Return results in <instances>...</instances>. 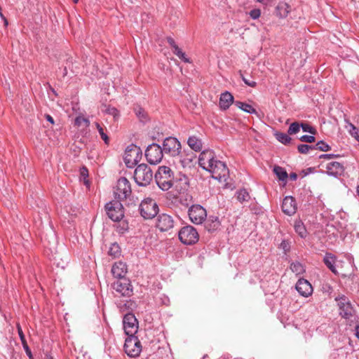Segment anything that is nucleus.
Returning a JSON list of instances; mask_svg holds the SVG:
<instances>
[{
  "instance_id": "nucleus-1",
  "label": "nucleus",
  "mask_w": 359,
  "mask_h": 359,
  "mask_svg": "<svg viewBox=\"0 0 359 359\" xmlns=\"http://www.w3.org/2000/svg\"><path fill=\"white\" fill-rule=\"evenodd\" d=\"M154 180L161 190L168 191L174 184V173L170 168L168 166H159L154 175Z\"/></svg>"
},
{
  "instance_id": "nucleus-2",
  "label": "nucleus",
  "mask_w": 359,
  "mask_h": 359,
  "mask_svg": "<svg viewBox=\"0 0 359 359\" xmlns=\"http://www.w3.org/2000/svg\"><path fill=\"white\" fill-rule=\"evenodd\" d=\"M153 172L146 163H141L137 166L134 172V180L140 187H146L153 180Z\"/></svg>"
},
{
  "instance_id": "nucleus-3",
  "label": "nucleus",
  "mask_w": 359,
  "mask_h": 359,
  "mask_svg": "<svg viewBox=\"0 0 359 359\" xmlns=\"http://www.w3.org/2000/svg\"><path fill=\"white\" fill-rule=\"evenodd\" d=\"M139 211L144 219H151L158 215L159 208L154 199L146 198L139 205Z\"/></svg>"
},
{
  "instance_id": "nucleus-4",
  "label": "nucleus",
  "mask_w": 359,
  "mask_h": 359,
  "mask_svg": "<svg viewBox=\"0 0 359 359\" xmlns=\"http://www.w3.org/2000/svg\"><path fill=\"white\" fill-rule=\"evenodd\" d=\"M142 150L140 147L134 144L128 145L125 151L123 157L124 163L127 168H134L142 158Z\"/></svg>"
},
{
  "instance_id": "nucleus-5",
  "label": "nucleus",
  "mask_w": 359,
  "mask_h": 359,
  "mask_svg": "<svg viewBox=\"0 0 359 359\" xmlns=\"http://www.w3.org/2000/svg\"><path fill=\"white\" fill-rule=\"evenodd\" d=\"M178 237L183 244L191 245L198 241L199 234L194 226L187 225L178 231Z\"/></svg>"
},
{
  "instance_id": "nucleus-6",
  "label": "nucleus",
  "mask_w": 359,
  "mask_h": 359,
  "mask_svg": "<svg viewBox=\"0 0 359 359\" xmlns=\"http://www.w3.org/2000/svg\"><path fill=\"white\" fill-rule=\"evenodd\" d=\"M104 210L108 217L114 222H119L124 217V208L119 201L107 203Z\"/></svg>"
},
{
  "instance_id": "nucleus-7",
  "label": "nucleus",
  "mask_w": 359,
  "mask_h": 359,
  "mask_svg": "<svg viewBox=\"0 0 359 359\" xmlns=\"http://www.w3.org/2000/svg\"><path fill=\"white\" fill-rule=\"evenodd\" d=\"M161 148L163 153L175 157L181 154L182 145L176 137L170 136L163 140Z\"/></svg>"
},
{
  "instance_id": "nucleus-8",
  "label": "nucleus",
  "mask_w": 359,
  "mask_h": 359,
  "mask_svg": "<svg viewBox=\"0 0 359 359\" xmlns=\"http://www.w3.org/2000/svg\"><path fill=\"white\" fill-rule=\"evenodd\" d=\"M334 300L337 302L339 315L341 318L349 319L354 314L355 310L349 300L344 294H339Z\"/></svg>"
},
{
  "instance_id": "nucleus-9",
  "label": "nucleus",
  "mask_w": 359,
  "mask_h": 359,
  "mask_svg": "<svg viewBox=\"0 0 359 359\" xmlns=\"http://www.w3.org/2000/svg\"><path fill=\"white\" fill-rule=\"evenodd\" d=\"M144 155L150 164L156 165L162 160L163 151L158 144L152 143L147 147Z\"/></svg>"
},
{
  "instance_id": "nucleus-10",
  "label": "nucleus",
  "mask_w": 359,
  "mask_h": 359,
  "mask_svg": "<svg viewBox=\"0 0 359 359\" xmlns=\"http://www.w3.org/2000/svg\"><path fill=\"white\" fill-rule=\"evenodd\" d=\"M124 351L130 357H137L142 351L140 341L137 337L133 335L126 338L124 344Z\"/></svg>"
},
{
  "instance_id": "nucleus-11",
  "label": "nucleus",
  "mask_w": 359,
  "mask_h": 359,
  "mask_svg": "<svg viewBox=\"0 0 359 359\" xmlns=\"http://www.w3.org/2000/svg\"><path fill=\"white\" fill-rule=\"evenodd\" d=\"M123 324L125 334L127 336L131 337L137 333L138 321L133 313L128 312L124 315Z\"/></svg>"
},
{
  "instance_id": "nucleus-12",
  "label": "nucleus",
  "mask_w": 359,
  "mask_h": 359,
  "mask_svg": "<svg viewBox=\"0 0 359 359\" xmlns=\"http://www.w3.org/2000/svg\"><path fill=\"white\" fill-rule=\"evenodd\" d=\"M189 217L193 223L200 224L205 221L207 212L205 209L201 205H193L189 209Z\"/></svg>"
},
{
  "instance_id": "nucleus-13",
  "label": "nucleus",
  "mask_w": 359,
  "mask_h": 359,
  "mask_svg": "<svg viewBox=\"0 0 359 359\" xmlns=\"http://www.w3.org/2000/svg\"><path fill=\"white\" fill-rule=\"evenodd\" d=\"M207 171L212 172L215 175L213 177L219 180L225 178L229 174V169L226 165L219 160H215L212 163V168H208Z\"/></svg>"
},
{
  "instance_id": "nucleus-14",
  "label": "nucleus",
  "mask_w": 359,
  "mask_h": 359,
  "mask_svg": "<svg viewBox=\"0 0 359 359\" xmlns=\"http://www.w3.org/2000/svg\"><path fill=\"white\" fill-rule=\"evenodd\" d=\"M116 190L118 199H126L132 192L130 182L124 177H120L117 181Z\"/></svg>"
},
{
  "instance_id": "nucleus-15",
  "label": "nucleus",
  "mask_w": 359,
  "mask_h": 359,
  "mask_svg": "<svg viewBox=\"0 0 359 359\" xmlns=\"http://www.w3.org/2000/svg\"><path fill=\"white\" fill-rule=\"evenodd\" d=\"M113 288L122 296L130 297L133 294V287L130 281L126 278H122L114 282Z\"/></svg>"
},
{
  "instance_id": "nucleus-16",
  "label": "nucleus",
  "mask_w": 359,
  "mask_h": 359,
  "mask_svg": "<svg viewBox=\"0 0 359 359\" xmlns=\"http://www.w3.org/2000/svg\"><path fill=\"white\" fill-rule=\"evenodd\" d=\"M175 226L173 217L165 213L158 215L157 217L156 227L161 231H168Z\"/></svg>"
},
{
  "instance_id": "nucleus-17",
  "label": "nucleus",
  "mask_w": 359,
  "mask_h": 359,
  "mask_svg": "<svg viewBox=\"0 0 359 359\" xmlns=\"http://www.w3.org/2000/svg\"><path fill=\"white\" fill-rule=\"evenodd\" d=\"M214 155L215 154L212 150L203 151L198 158L199 165L205 170H208V168H212L213 162L216 160Z\"/></svg>"
},
{
  "instance_id": "nucleus-18",
  "label": "nucleus",
  "mask_w": 359,
  "mask_h": 359,
  "mask_svg": "<svg viewBox=\"0 0 359 359\" xmlns=\"http://www.w3.org/2000/svg\"><path fill=\"white\" fill-rule=\"evenodd\" d=\"M282 211L287 215L292 216L297 212L296 200L291 196H285L281 205Z\"/></svg>"
},
{
  "instance_id": "nucleus-19",
  "label": "nucleus",
  "mask_w": 359,
  "mask_h": 359,
  "mask_svg": "<svg viewBox=\"0 0 359 359\" xmlns=\"http://www.w3.org/2000/svg\"><path fill=\"white\" fill-rule=\"evenodd\" d=\"M326 173L330 176L338 177L344 175L345 168L344 165L337 161H332L326 165Z\"/></svg>"
},
{
  "instance_id": "nucleus-20",
  "label": "nucleus",
  "mask_w": 359,
  "mask_h": 359,
  "mask_svg": "<svg viewBox=\"0 0 359 359\" xmlns=\"http://www.w3.org/2000/svg\"><path fill=\"white\" fill-rule=\"evenodd\" d=\"M297 291L303 297H307L313 292V287L311 283L304 278H299L296 283Z\"/></svg>"
},
{
  "instance_id": "nucleus-21",
  "label": "nucleus",
  "mask_w": 359,
  "mask_h": 359,
  "mask_svg": "<svg viewBox=\"0 0 359 359\" xmlns=\"http://www.w3.org/2000/svg\"><path fill=\"white\" fill-rule=\"evenodd\" d=\"M180 156L182 167L191 168L192 166L193 160L196 158V154L192 151L184 149L183 151H181Z\"/></svg>"
},
{
  "instance_id": "nucleus-22",
  "label": "nucleus",
  "mask_w": 359,
  "mask_h": 359,
  "mask_svg": "<svg viewBox=\"0 0 359 359\" xmlns=\"http://www.w3.org/2000/svg\"><path fill=\"white\" fill-rule=\"evenodd\" d=\"M234 98L231 93L229 91H226L221 94L219 98V107L222 110H226L229 108V107L234 104Z\"/></svg>"
},
{
  "instance_id": "nucleus-23",
  "label": "nucleus",
  "mask_w": 359,
  "mask_h": 359,
  "mask_svg": "<svg viewBox=\"0 0 359 359\" xmlns=\"http://www.w3.org/2000/svg\"><path fill=\"white\" fill-rule=\"evenodd\" d=\"M111 273L113 276L117 278H124L127 273L126 264L122 262L114 264L111 268Z\"/></svg>"
},
{
  "instance_id": "nucleus-24",
  "label": "nucleus",
  "mask_w": 359,
  "mask_h": 359,
  "mask_svg": "<svg viewBox=\"0 0 359 359\" xmlns=\"http://www.w3.org/2000/svg\"><path fill=\"white\" fill-rule=\"evenodd\" d=\"M336 260L337 257L330 252H326L323 258V262L325 264V266L334 274L338 273L335 266Z\"/></svg>"
},
{
  "instance_id": "nucleus-25",
  "label": "nucleus",
  "mask_w": 359,
  "mask_h": 359,
  "mask_svg": "<svg viewBox=\"0 0 359 359\" xmlns=\"http://www.w3.org/2000/svg\"><path fill=\"white\" fill-rule=\"evenodd\" d=\"M290 12V6L285 2H280L276 7L275 14L280 18H286Z\"/></svg>"
},
{
  "instance_id": "nucleus-26",
  "label": "nucleus",
  "mask_w": 359,
  "mask_h": 359,
  "mask_svg": "<svg viewBox=\"0 0 359 359\" xmlns=\"http://www.w3.org/2000/svg\"><path fill=\"white\" fill-rule=\"evenodd\" d=\"M220 226V222L217 216H210L205 222V228L210 232L217 230Z\"/></svg>"
},
{
  "instance_id": "nucleus-27",
  "label": "nucleus",
  "mask_w": 359,
  "mask_h": 359,
  "mask_svg": "<svg viewBox=\"0 0 359 359\" xmlns=\"http://www.w3.org/2000/svg\"><path fill=\"white\" fill-rule=\"evenodd\" d=\"M17 328H18V332L19 337L20 339L21 343L22 344L23 348H24L27 355L29 357V359H34L33 355L32 353V351L27 344V342L25 339V336L23 333V331L22 330L20 324L17 325Z\"/></svg>"
},
{
  "instance_id": "nucleus-28",
  "label": "nucleus",
  "mask_w": 359,
  "mask_h": 359,
  "mask_svg": "<svg viewBox=\"0 0 359 359\" xmlns=\"http://www.w3.org/2000/svg\"><path fill=\"white\" fill-rule=\"evenodd\" d=\"M273 172L280 181L283 182L284 184H286L287 180L288 178V174L284 168L279 165H274Z\"/></svg>"
},
{
  "instance_id": "nucleus-29",
  "label": "nucleus",
  "mask_w": 359,
  "mask_h": 359,
  "mask_svg": "<svg viewBox=\"0 0 359 359\" xmlns=\"http://www.w3.org/2000/svg\"><path fill=\"white\" fill-rule=\"evenodd\" d=\"M133 111L141 122L144 123L149 120L147 112L140 105L135 104L133 107Z\"/></svg>"
},
{
  "instance_id": "nucleus-30",
  "label": "nucleus",
  "mask_w": 359,
  "mask_h": 359,
  "mask_svg": "<svg viewBox=\"0 0 359 359\" xmlns=\"http://www.w3.org/2000/svg\"><path fill=\"white\" fill-rule=\"evenodd\" d=\"M187 144L190 149L194 151H200L202 149L201 140L196 136H191L188 138Z\"/></svg>"
},
{
  "instance_id": "nucleus-31",
  "label": "nucleus",
  "mask_w": 359,
  "mask_h": 359,
  "mask_svg": "<svg viewBox=\"0 0 359 359\" xmlns=\"http://www.w3.org/2000/svg\"><path fill=\"white\" fill-rule=\"evenodd\" d=\"M175 182L179 183L180 190H187L189 187V180L186 175L180 174L179 177H175Z\"/></svg>"
},
{
  "instance_id": "nucleus-32",
  "label": "nucleus",
  "mask_w": 359,
  "mask_h": 359,
  "mask_svg": "<svg viewBox=\"0 0 359 359\" xmlns=\"http://www.w3.org/2000/svg\"><path fill=\"white\" fill-rule=\"evenodd\" d=\"M294 228L295 232L301 237L305 238L307 234L306 229L301 219H297L294 222Z\"/></svg>"
},
{
  "instance_id": "nucleus-33",
  "label": "nucleus",
  "mask_w": 359,
  "mask_h": 359,
  "mask_svg": "<svg viewBox=\"0 0 359 359\" xmlns=\"http://www.w3.org/2000/svg\"><path fill=\"white\" fill-rule=\"evenodd\" d=\"M234 104L241 110L249 114H257L256 109L249 104L243 102L241 101H235Z\"/></svg>"
},
{
  "instance_id": "nucleus-34",
  "label": "nucleus",
  "mask_w": 359,
  "mask_h": 359,
  "mask_svg": "<svg viewBox=\"0 0 359 359\" xmlns=\"http://www.w3.org/2000/svg\"><path fill=\"white\" fill-rule=\"evenodd\" d=\"M108 255L114 258H118L121 255V249L117 242L111 244L109 247Z\"/></svg>"
},
{
  "instance_id": "nucleus-35",
  "label": "nucleus",
  "mask_w": 359,
  "mask_h": 359,
  "mask_svg": "<svg viewBox=\"0 0 359 359\" xmlns=\"http://www.w3.org/2000/svg\"><path fill=\"white\" fill-rule=\"evenodd\" d=\"M118 223L114 225L116 231L118 234L123 235L129 230V224L127 220H123V219L117 222Z\"/></svg>"
},
{
  "instance_id": "nucleus-36",
  "label": "nucleus",
  "mask_w": 359,
  "mask_h": 359,
  "mask_svg": "<svg viewBox=\"0 0 359 359\" xmlns=\"http://www.w3.org/2000/svg\"><path fill=\"white\" fill-rule=\"evenodd\" d=\"M275 137L278 141H279L284 145L289 144L292 140V138L290 137V135L288 133L287 134L281 132H276L275 133Z\"/></svg>"
},
{
  "instance_id": "nucleus-37",
  "label": "nucleus",
  "mask_w": 359,
  "mask_h": 359,
  "mask_svg": "<svg viewBox=\"0 0 359 359\" xmlns=\"http://www.w3.org/2000/svg\"><path fill=\"white\" fill-rule=\"evenodd\" d=\"M236 198L239 202L243 203L245 201H248L250 196L245 189H242L236 191Z\"/></svg>"
},
{
  "instance_id": "nucleus-38",
  "label": "nucleus",
  "mask_w": 359,
  "mask_h": 359,
  "mask_svg": "<svg viewBox=\"0 0 359 359\" xmlns=\"http://www.w3.org/2000/svg\"><path fill=\"white\" fill-rule=\"evenodd\" d=\"M292 272L296 274H302L305 271L304 266L299 262H294L290 264V266Z\"/></svg>"
},
{
  "instance_id": "nucleus-39",
  "label": "nucleus",
  "mask_w": 359,
  "mask_h": 359,
  "mask_svg": "<svg viewBox=\"0 0 359 359\" xmlns=\"http://www.w3.org/2000/svg\"><path fill=\"white\" fill-rule=\"evenodd\" d=\"M314 146V149H318L322 151H328L331 150V147L323 140L318 141Z\"/></svg>"
},
{
  "instance_id": "nucleus-40",
  "label": "nucleus",
  "mask_w": 359,
  "mask_h": 359,
  "mask_svg": "<svg viewBox=\"0 0 359 359\" xmlns=\"http://www.w3.org/2000/svg\"><path fill=\"white\" fill-rule=\"evenodd\" d=\"M300 126L302 130L305 133H309L313 135L317 133L316 129L307 123L302 122L300 123Z\"/></svg>"
},
{
  "instance_id": "nucleus-41",
  "label": "nucleus",
  "mask_w": 359,
  "mask_h": 359,
  "mask_svg": "<svg viewBox=\"0 0 359 359\" xmlns=\"http://www.w3.org/2000/svg\"><path fill=\"white\" fill-rule=\"evenodd\" d=\"M278 248L283 250L284 254L287 255L290 251L291 242L289 240L283 239L278 245Z\"/></svg>"
},
{
  "instance_id": "nucleus-42",
  "label": "nucleus",
  "mask_w": 359,
  "mask_h": 359,
  "mask_svg": "<svg viewBox=\"0 0 359 359\" xmlns=\"http://www.w3.org/2000/svg\"><path fill=\"white\" fill-rule=\"evenodd\" d=\"M95 126H96V128L97 129V130L99 132V134H100L101 138L103 140L104 143L106 144H109V137L104 133V129L102 128L100 124L99 123H97V122H95Z\"/></svg>"
},
{
  "instance_id": "nucleus-43",
  "label": "nucleus",
  "mask_w": 359,
  "mask_h": 359,
  "mask_svg": "<svg viewBox=\"0 0 359 359\" xmlns=\"http://www.w3.org/2000/svg\"><path fill=\"white\" fill-rule=\"evenodd\" d=\"M119 307L123 311H125V310L133 311L137 307V304L134 301H132L131 299H130V300L126 301L123 304V306L120 305Z\"/></svg>"
},
{
  "instance_id": "nucleus-44",
  "label": "nucleus",
  "mask_w": 359,
  "mask_h": 359,
  "mask_svg": "<svg viewBox=\"0 0 359 359\" xmlns=\"http://www.w3.org/2000/svg\"><path fill=\"white\" fill-rule=\"evenodd\" d=\"M301 126L300 123L297 121L293 122L289 126L287 130V133L289 135L297 134L300 130Z\"/></svg>"
},
{
  "instance_id": "nucleus-45",
  "label": "nucleus",
  "mask_w": 359,
  "mask_h": 359,
  "mask_svg": "<svg viewBox=\"0 0 359 359\" xmlns=\"http://www.w3.org/2000/svg\"><path fill=\"white\" fill-rule=\"evenodd\" d=\"M297 150L300 154H306L309 150H314V146L301 144L297 146Z\"/></svg>"
},
{
  "instance_id": "nucleus-46",
  "label": "nucleus",
  "mask_w": 359,
  "mask_h": 359,
  "mask_svg": "<svg viewBox=\"0 0 359 359\" xmlns=\"http://www.w3.org/2000/svg\"><path fill=\"white\" fill-rule=\"evenodd\" d=\"M82 123H84L86 126L88 127L90 125V121L88 118H84L81 116H78L74 119V126L79 127Z\"/></svg>"
},
{
  "instance_id": "nucleus-47",
  "label": "nucleus",
  "mask_w": 359,
  "mask_h": 359,
  "mask_svg": "<svg viewBox=\"0 0 359 359\" xmlns=\"http://www.w3.org/2000/svg\"><path fill=\"white\" fill-rule=\"evenodd\" d=\"M105 112L108 114L112 115L114 116V119H116L119 117L118 110L114 107L109 106L106 109Z\"/></svg>"
},
{
  "instance_id": "nucleus-48",
  "label": "nucleus",
  "mask_w": 359,
  "mask_h": 359,
  "mask_svg": "<svg viewBox=\"0 0 359 359\" xmlns=\"http://www.w3.org/2000/svg\"><path fill=\"white\" fill-rule=\"evenodd\" d=\"M80 177L83 179L84 183H88V181L86 180L88 177V170L86 166H83L80 169Z\"/></svg>"
},
{
  "instance_id": "nucleus-49",
  "label": "nucleus",
  "mask_w": 359,
  "mask_h": 359,
  "mask_svg": "<svg viewBox=\"0 0 359 359\" xmlns=\"http://www.w3.org/2000/svg\"><path fill=\"white\" fill-rule=\"evenodd\" d=\"M299 140L306 143H313L316 141L314 135H304L299 137Z\"/></svg>"
},
{
  "instance_id": "nucleus-50",
  "label": "nucleus",
  "mask_w": 359,
  "mask_h": 359,
  "mask_svg": "<svg viewBox=\"0 0 359 359\" xmlns=\"http://www.w3.org/2000/svg\"><path fill=\"white\" fill-rule=\"evenodd\" d=\"M349 126L351 127L350 133L352 137H355L356 140H358L359 137V130L357 127H355L353 124L351 123H349Z\"/></svg>"
},
{
  "instance_id": "nucleus-51",
  "label": "nucleus",
  "mask_w": 359,
  "mask_h": 359,
  "mask_svg": "<svg viewBox=\"0 0 359 359\" xmlns=\"http://www.w3.org/2000/svg\"><path fill=\"white\" fill-rule=\"evenodd\" d=\"M240 73V76H241V78L242 79L243 81L248 86L250 87H252V88H255L256 86H257V83L255 81H250L249 79H247V78H245L243 74H242V72L240 71L239 72Z\"/></svg>"
},
{
  "instance_id": "nucleus-52",
  "label": "nucleus",
  "mask_w": 359,
  "mask_h": 359,
  "mask_svg": "<svg viewBox=\"0 0 359 359\" xmlns=\"http://www.w3.org/2000/svg\"><path fill=\"white\" fill-rule=\"evenodd\" d=\"M249 15L251 18L256 20L259 18L261 15V11L258 8L252 9L250 11Z\"/></svg>"
},
{
  "instance_id": "nucleus-53",
  "label": "nucleus",
  "mask_w": 359,
  "mask_h": 359,
  "mask_svg": "<svg viewBox=\"0 0 359 359\" xmlns=\"http://www.w3.org/2000/svg\"><path fill=\"white\" fill-rule=\"evenodd\" d=\"M341 157L340 154H321L319 156V158H325V159H331L334 158H339Z\"/></svg>"
},
{
  "instance_id": "nucleus-54",
  "label": "nucleus",
  "mask_w": 359,
  "mask_h": 359,
  "mask_svg": "<svg viewBox=\"0 0 359 359\" xmlns=\"http://www.w3.org/2000/svg\"><path fill=\"white\" fill-rule=\"evenodd\" d=\"M70 65H72V58H68L66 61V65L65 66L63 69V74L62 76L65 77L67 74V67H70Z\"/></svg>"
},
{
  "instance_id": "nucleus-55",
  "label": "nucleus",
  "mask_w": 359,
  "mask_h": 359,
  "mask_svg": "<svg viewBox=\"0 0 359 359\" xmlns=\"http://www.w3.org/2000/svg\"><path fill=\"white\" fill-rule=\"evenodd\" d=\"M177 57L181 60H182L183 62H186V63H190L191 62V60L189 58L187 57L186 56V54L185 53H184L183 51H182L179 55H177Z\"/></svg>"
},
{
  "instance_id": "nucleus-56",
  "label": "nucleus",
  "mask_w": 359,
  "mask_h": 359,
  "mask_svg": "<svg viewBox=\"0 0 359 359\" xmlns=\"http://www.w3.org/2000/svg\"><path fill=\"white\" fill-rule=\"evenodd\" d=\"M315 170H316L315 168L310 167L306 169L302 170L301 173L302 174V177H305L307 175L313 172Z\"/></svg>"
},
{
  "instance_id": "nucleus-57",
  "label": "nucleus",
  "mask_w": 359,
  "mask_h": 359,
  "mask_svg": "<svg viewBox=\"0 0 359 359\" xmlns=\"http://www.w3.org/2000/svg\"><path fill=\"white\" fill-rule=\"evenodd\" d=\"M166 41L168 43V44L171 46V48H173L174 46H177L174 39H172L171 36L166 37Z\"/></svg>"
},
{
  "instance_id": "nucleus-58",
  "label": "nucleus",
  "mask_w": 359,
  "mask_h": 359,
  "mask_svg": "<svg viewBox=\"0 0 359 359\" xmlns=\"http://www.w3.org/2000/svg\"><path fill=\"white\" fill-rule=\"evenodd\" d=\"M44 118L50 124L53 125L55 123V121H54L53 118L50 114H44Z\"/></svg>"
},
{
  "instance_id": "nucleus-59",
  "label": "nucleus",
  "mask_w": 359,
  "mask_h": 359,
  "mask_svg": "<svg viewBox=\"0 0 359 359\" xmlns=\"http://www.w3.org/2000/svg\"><path fill=\"white\" fill-rule=\"evenodd\" d=\"M173 50H172V52L175 55H179V54L182 51L179 47L178 46H174L173 48H172Z\"/></svg>"
},
{
  "instance_id": "nucleus-60",
  "label": "nucleus",
  "mask_w": 359,
  "mask_h": 359,
  "mask_svg": "<svg viewBox=\"0 0 359 359\" xmlns=\"http://www.w3.org/2000/svg\"><path fill=\"white\" fill-rule=\"evenodd\" d=\"M292 181H295L297 179V174L296 172H291L288 176Z\"/></svg>"
},
{
  "instance_id": "nucleus-61",
  "label": "nucleus",
  "mask_w": 359,
  "mask_h": 359,
  "mask_svg": "<svg viewBox=\"0 0 359 359\" xmlns=\"http://www.w3.org/2000/svg\"><path fill=\"white\" fill-rule=\"evenodd\" d=\"M355 337L359 339V321L357 323V324L355 326Z\"/></svg>"
},
{
  "instance_id": "nucleus-62",
  "label": "nucleus",
  "mask_w": 359,
  "mask_h": 359,
  "mask_svg": "<svg viewBox=\"0 0 359 359\" xmlns=\"http://www.w3.org/2000/svg\"><path fill=\"white\" fill-rule=\"evenodd\" d=\"M44 359H54V358L51 355L46 353L45 355Z\"/></svg>"
},
{
  "instance_id": "nucleus-63",
  "label": "nucleus",
  "mask_w": 359,
  "mask_h": 359,
  "mask_svg": "<svg viewBox=\"0 0 359 359\" xmlns=\"http://www.w3.org/2000/svg\"><path fill=\"white\" fill-rule=\"evenodd\" d=\"M3 20H4V25L7 26L8 25V20L6 19V18L3 19Z\"/></svg>"
},
{
  "instance_id": "nucleus-64",
  "label": "nucleus",
  "mask_w": 359,
  "mask_h": 359,
  "mask_svg": "<svg viewBox=\"0 0 359 359\" xmlns=\"http://www.w3.org/2000/svg\"><path fill=\"white\" fill-rule=\"evenodd\" d=\"M356 192H357V195H358V197H359V185L357 187Z\"/></svg>"
}]
</instances>
